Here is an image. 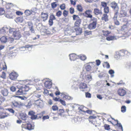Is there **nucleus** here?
I'll return each instance as SVG.
<instances>
[{
    "label": "nucleus",
    "instance_id": "nucleus-1",
    "mask_svg": "<svg viewBox=\"0 0 131 131\" xmlns=\"http://www.w3.org/2000/svg\"><path fill=\"white\" fill-rule=\"evenodd\" d=\"M8 34L10 35H12L14 39L18 40L21 37L20 32L18 29L10 28L9 30Z\"/></svg>",
    "mask_w": 131,
    "mask_h": 131
},
{
    "label": "nucleus",
    "instance_id": "nucleus-2",
    "mask_svg": "<svg viewBox=\"0 0 131 131\" xmlns=\"http://www.w3.org/2000/svg\"><path fill=\"white\" fill-rule=\"evenodd\" d=\"M80 77L84 80L86 82L89 83L91 80V77L88 75L86 71L84 70L81 73Z\"/></svg>",
    "mask_w": 131,
    "mask_h": 131
},
{
    "label": "nucleus",
    "instance_id": "nucleus-3",
    "mask_svg": "<svg viewBox=\"0 0 131 131\" xmlns=\"http://www.w3.org/2000/svg\"><path fill=\"white\" fill-rule=\"evenodd\" d=\"M73 19L76 20L74 24V27H79L81 22V20L78 15H73Z\"/></svg>",
    "mask_w": 131,
    "mask_h": 131
},
{
    "label": "nucleus",
    "instance_id": "nucleus-4",
    "mask_svg": "<svg viewBox=\"0 0 131 131\" xmlns=\"http://www.w3.org/2000/svg\"><path fill=\"white\" fill-rule=\"evenodd\" d=\"M26 124H23L22 125V127L23 128L22 130L24 131L26 129L28 130H31L34 129V126L33 125L29 123H27Z\"/></svg>",
    "mask_w": 131,
    "mask_h": 131
},
{
    "label": "nucleus",
    "instance_id": "nucleus-5",
    "mask_svg": "<svg viewBox=\"0 0 131 131\" xmlns=\"http://www.w3.org/2000/svg\"><path fill=\"white\" fill-rule=\"evenodd\" d=\"M41 96V94L40 93L38 92L37 91L32 97V98L34 101L38 99H40Z\"/></svg>",
    "mask_w": 131,
    "mask_h": 131
},
{
    "label": "nucleus",
    "instance_id": "nucleus-6",
    "mask_svg": "<svg viewBox=\"0 0 131 131\" xmlns=\"http://www.w3.org/2000/svg\"><path fill=\"white\" fill-rule=\"evenodd\" d=\"M124 50H122L119 52H117L116 53V54L115 55V57L117 59L120 58V57L124 56L123 53Z\"/></svg>",
    "mask_w": 131,
    "mask_h": 131
},
{
    "label": "nucleus",
    "instance_id": "nucleus-7",
    "mask_svg": "<svg viewBox=\"0 0 131 131\" xmlns=\"http://www.w3.org/2000/svg\"><path fill=\"white\" fill-rule=\"evenodd\" d=\"M18 75L15 72H13L10 73L9 75V78L12 80H14L17 79Z\"/></svg>",
    "mask_w": 131,
    "mask_h": 131
},
{
    "label": "nucleus",
    "instance_id": "nucleus-8",
    "mask_svg": "<svg viewBox=\"0 0 131 131\" xmlns=\"http://www.w3.org/2000/svg\"><path fill=\"white\" fill-rule=\"evenodd\" d=\"M44 86L47 88H50L52 86L51 80H49L46 81L44 83Z\"/></svg>",
    "mask_w": 131,
    "mask_h": 131
},
{
    "label": "nucleus",
    "instance_id": "nucleus-9",
    "mask_svg": "<svg viewBox=\"0 0 131 131\" xmlns=\"http://www.w3.org/2000/svg\"><path fill=\"white\" fill-rule=\"evenodd\" d=\"M61 96L64 99L68 100H72L73 99V98L69 95L67 94H66L64 93H61Z\"/></svg>",
    "mask_w": 131,
    "mask_h": 131
},
{
    "label": "nucleus",
    "instance_id": "nucleus-10",
    "mask_svg": "<svg viewBox=\"0 0 131 131\" xmlns=\"http://www.w3.org/2000/svg\"><path fill=\"white\" fill-rule=\"evenodd\" d=\"M69 56L70 58V60L72 61H74L77 59L79 58V56H77L74 53H72L69 55Z\"/></svg>",
    "mask_w": 131,
    "mask_h": 131
},
{
    "label": "nucleus",
    "instance_id": "nucleus-11",
    "mask_svg": "<svg viewBox=\"0 0 131 131\" xmlns=\"http://www.w3.org/2000/svg\"><path fill=\"white\" fill-rule=\"evenodd\" d=\"M126 91L123 89H120L117 91V93L119 95L121 96H124L126 93Z\"/></svg>",
    "mask_w": 131,
    "mask_h": 131
},
{
    "label": "nucleus",
    "instance_id": "nucleus-12",
    "mask_svg": "<svg viewBox=\"0 0 131 131\" xmlns=\"http://www.w3.org/2000/svg\"><path fill=\"white\" fill-rule=\"evenodd\" d=\"M111 6L112 8L115 10L116 12H118L119 8L117 3L115 2H112L111 4Z\"/></svg>",
    "mask_w": 131,
    "mask_h": 131
},
{
    "label": "nucleus",
    "instance_id": "nucleus-13",
    "mask_svg": "<svg viewBox=\"0 0 131 131\" xmlns=\"http://www.w3.org/2000/svg\"><path fill=\"white\" fill-rule=\"evenodd\" d=\"M96 22L93 21L88 26L90 30L95 29L96 27Z\"/></svg>",
    "mask_w": 131,
    "mask_h": 131
},
{
    "label": "nucleus",
    "instance_id": "nucleus-14",
    "mask_svg": "<svg viewBox=\"0 0 131 131\" xmlns=\"http://www.w3.org/2000/svg\"><path fill=\"white\" fill-rule=\"evenodd\" d=\"M9 116V114L5 112H0V118H3Z\"/></svg>",
    "mask_w": 131,
    "mask_h": 131
},
{
    "label": "nucleus",
    "instance_id": "nucleus-15",
    "mask_svg": "<svg viewBox=\"0 0 131 131\" xmlns=\"http://www.w3.org/2000/svg\"><path fill=\"white\" fill-rule=\"evenodd\" d=\"M12 107L15 108H18L20 107V105H22V103L19 104L17 102L14 101L12 102Z\"/></svg>",
    "mask_w": 131,
    "mask_h": 131
},
{
    "label": "nucleus",
    "instance_id": "nucleus-16",
    "mask_svg": "<svg viewBox=\"0 0 131 131\" xmlns=\"http://www.w3.org/2000/svg\"><path fill=\"white\" fill-rule=\"evenodd\" d=\"M94 14L95 15H100L102 14V13L101 10L98 8H95L93 11Z\"/></svg>",
    "mask_w": 131,
    "mask_h": 131
},
{
    "label": "nucleus",
    "instance_id": "nucleus-17",
    "mask_svg": "<svg viewBox=\"0 0 131 131\" xmlns=\"http://www.w3.org/2000/svg\"><path fill=\"white\" fill-rule=\"evenodd\" d=\"M41 18L43 19V21H45L48 18V15L47 13H41Z\"/></svg>",
    "mask_w": 131,
    "mask_h": 131
},
{
    "label": "nucleus",
    "instance_id": "nucleus-18",
    "mask_svg": "<svg viewBox=\"0 0 131 131\" xmlns=\"http://www.w3.org/2000/svg\"><path fill=\"white\" fill-rule=\"evenodd\" d=\"M92 11L90 10H86L85 12V13L86 15V17L87 18H91L92 17V16L91 14L92 13Z\"/></svg>",
    "mask_w": 131,
    "mask_h": 131
},
{
    "label": "nucleus",
    "instance_id": "nucleus-19",
    "mask_svg": "<svg viewBox=\"0 0 131 131\" xmlns=\"http://www.w3.org/2000/svg\"><path fill=\"white\" fill-rule=\"evenodd\" d=\"M74 29L76 35L80 34L82 32V29L81 28L79 27H74Z\"/></svg>",
    "mask_w": 131,
    "mask_h": 131
},
{
    "label": "nucleus",
    "instance_id": "nucleus-20",
    "mask_svg": "<svg viewBox=\"0 0 131 131\" xmlns=\"http://www.w3.org/2000/svg\"><path fill=\"white\" fill-rule=\"evenodd\" d=\"M32 45H26L25 46H23L19 48V49L20 51H24L26 50V48H28L29 47H32Z\"/></svg>",
    "mask_w": 131,
    "mask_h": 131
},
{
    "label": "nucleus",
    "instance_id": "nucleus-21",
    "mask_svg": "<svg viewBox=\"0 0 131 131\" xmlns=\"http://www.w3.org/2000/svg\"><path fill=\"white\" fill-rule=\"evenodd\" d=\"M1 93L4 96H6L8 95V90L6 89H4L1 90Z\"/></svg>",
    "mask_w": 131,
    "mask_h": 131
},
{
    "label": "nucleus",
    "instance_id": "nucleus-22",
    "mask_svg": "<svg viewBox=\"0 0 131 131\" xmlns=\"http://www.w3.org/2000/svg\"><path fill=\"white\" fill-rule=\"evenodd\" d=\"M0 40L2 43H5L7 41V38L5 36H3L0 38Z\"/></svg>",
    "mask_w": 131,
    "mask_h": 131
},
{
    "label": "nucleus",
    "instance_id": "nucleus-23",
    "mask_svg": "<svg viewBox=\"0 0 131 131\" xmlns=\"http://www.w3.org/2000/svg\"><path fill=\"white\" fill-rule=\"evenodd\" d=\"M20 88L21 90L24 93V94H25V92L28 91V88L26 86L21 87Z\"/></svg>",
    "mask_w": 131,
    "mask_h": 131
},
{
    "label": "nucleus",
    "instance_id": "nucleus-24",
    "mask_svg": "<svg viewBox=\"0 0 131 131\" xmlns=\"http://www.w3.org/2000/svg\"><path fill=\"white\" fill-rule=\"evenodd\" d=\"M78 109L79 111H82L84 112H85V110L86 108L85 107H84L83 106L81 105L79 106V105L78 106Z\"/></svg>",
    "mask_w": 131,
    "mask_h": 131
},
{
    "label": "nucleus",
    "instance_id": "nucleus-25",
    "mask_svg": "<svg viewBox=\"0 0 131 131\" xmlns=\"http://www.w3.org/2000/svg\"><path fill=\"white\" fill-rule=\"evenodd\" d=\"M34 101H35L34 104L37 106H40L41 105V104L42 103L40 101L39 99H38V100H36Z\"/></svg>",
    "mask_w": 131,
    "mask_h": 131
},
{
    "label": "nucleus",
    "instance_id": "nucleus-26",
    "mask_svg": "<svg viewBox=\"0 0 131 131\" xmlns=\"http://www.w3.org/2000/svg\"><path fill=\"white\" fill-rule=\"evenodd\" d=\"M8 29L6 27H3L0 30L1 33L2 34H5L8 31Z\"/></svg>",
    "mask_w": 131,
    "mask_h": 131
},
{
    "label": "nucleus",
    "instance_id": "nucleus-27",
    "mask_svg": "<svg viewBox=\"0 0 131 131\" xmlns=\"http://www.w3.org/2000/svg\"><path fill=\"white\" fill-rule=\"evenodd\" d=\"M101 19L102 20H104L105 21H107L108 20V19L107 15L106 14H104L102 18Z\"/></svg>",
    "mask_w": 131,
    "mask_h": 131
},
{
    "label": "nucleus",
    "instance_id": "nucleus-28",
    "mask_svg": "<svg viewBox=\"0 0 131 131\" xmlns=\"http://www.w3.org/2000/svg\"><path fill=\"white\" fill-rule=\"evenodd\" d=\"M106 39L108 41L114 40L116 39V37L114 36H110L106 38Z\"/></svg>",
    "mask_w": 131,
    "mask_h": 131
},
{
    "label": "nucleus",
    "instance_id": "nucleus-29",
    "mask_svg": "<svg viewBox=\"0 0 131 131\" xmlns=\"http://www.w3.org/2000/svg\"><path fill=\"white\" fill-rule=\"evenodd\" d=\"M87 85L86 84L84 83H82L80 85L79 88L80 89H83L86 88Z\"/></svg>",
    "mask_w": 131,
    "mask_h": 131
},
{
    "label": "nucleus",
    "instance_id": "nucleus-30",
    "mask_svg": "<svg viewBox=\"0 0 131 131\" xmlns=\"http://www.w3.org/2000/svg\"><path fill=\"white\" fill-rule=\"evenodd\" d=\"M103 66L104 67H106L107 69L110 68V65L107 62H104L103 64Z\"/></svg>",
    "mask_w": 131,
    "mask_h": 131
},
{
    "label": "nucleus",
    "instance_id": "nucleus-31",
    "mask_svg": "<svg viewBox=\"0 0 131 131\" xmlns=\"http://www.w3.org/2000/svg\"><path fill=\"white\" fill-rule=\"evenodd\" d=\"M78 56H79V58H80L81 60L83 61L85 60L86 58V56L84 55L81 54L80 55H78Z\"/></svg>",
    "mask_w": 131,
    "mask_h": 131
},
{
    "label": "nucleus",
    "instance_id": "nucleus-32",
    "mask_svg": "<svg viewBox=\"0 0 131 131\" xmlns=\"http://www.w3.org/2000/svg\"><path fill=\"white\" fill-rule=\"evenodd\" d=\"M24 93H23L21 90L20 88L16 92V94L18 95H21L24 94Z\"/></svg>",
    "mask_w": 131,
    "mask_h": 131
},
{
    "label": "nucleus",
    "instance_id": "nucleus-33",
    "mask_svg": "<svg viewBox=\"0 0 131 131\" xmlns=\"http://www.w3.org/2000/svg\"><path fill=\"white\" fill-rule=\"evenodd\" d=\"M91 69V67L89 64H87L85 66V69L87 71H90Z\"/></svg>",
    "mask_w": 131,
    "mask_h": 131
},
{
    "label": "nucleus",
    "instance_id": "nucleus-34",
    "mask_svg": "<svg viewBox=\"0 0 131 131\" xmlns=\"http://www.w3.org/2000/svg\"><path fill=\"white\" fill-rule=\"evenodd\" d=\"M109 73L111 75V77H113L114 76V73L115 72L114 70H109L108 71Z\"/></svg>",
    "mask_w": 131,
    "mask_h": 131
},
{
    "label": "nucleus",
    "instance_id": "nucleus-35",
    "mask_svg": "<svg viewBox=\"0 0 131 131\" xmlns=\"http://www.w3.org/2000/svg\"><path fill=\"white\" fill-rule=\"evenodd\" d=\"M126 107L125 106H123L121 108V111L122 113L125 112L126 111Z\"/></svg>",
    "mask_w": 131,
    "mask_h": 131
},
{
    "label": "nucleus",
    "instance_id": "nucleus-36",
    "mask_svg": "<svg viewBox=\"0 0 131 131\" xmlns=\"http://www.w3.org/2000/svg\"><path fill=\"white\" fill-rule=\"evenodd\" d=\"M115 121L117 122V126H118L119 128H121L122 131H123V129L121 123H118V120H115Z\"/></svg>",
    "mask_w": 131,
    "mask_h": 131
},
{
    "label": "nucleus",
    "instance_id": "nucleus-37",
    "mask_svg": "<svg viewBox=\"0 0 131 131\" xmlns=\"http://www.w3.org/2000/svg\"><path fill=\"white\" fill-rule=\"evenodd\" d=\"M77 9L79 11L81 12L82 11V7L81 5H78L77 6Z\"/></svg>",
    "mask_w": 131,
    "mask_h": 131
},
{
    "label": "nucleus",
    "instance_id": "nucleus-38",
    "mask_svg": "<svg viewBox=\"0 0 131 131\" xmlns=\"http://www.w3.org/2000/svg\"><path fill=\"white\" fill-rule=\"evenodd\" d=\"M14 40V39L11 37H9L7 38V41L10 43H12Z\"/></svg>",
    "mask_w": 131,
    "mask_h": 131
},
{
    "label": "nucleus",
    "instance_id": "nucleus-39",
    "mask_svg": "<svg viewBox=\"0 0 131 131\" xmlns=\"http://www.w3.org/2000/svg\"><path fill=\"white\" fill-rule=\"evenodd\" d=\"M5 13V11L3 8H0V15L4 14Z\"/></svg>",
    "mask_w": 131,
    "mask_h": 131
},
{
    "label": "nucleus",
    "instance_id": "nucleus-40",
    "mask_svg": "<svg viewBox=\"0 0 131 131\" xmlns=\"http://www.w3.org/2000/svg\"><path fill=\"white\" fill-rule=\"evenodd\" d=\"M2 65L3 66L2 69L3 70H5L7 69V67L6 63L5 62H3Z\"/></svg>",
    "mask_w": 131,
    "mask_h": 131
},
{
    "label": "nucleus",
    "instance_id": "nucleus-41",
    "mask_svg": "<svg viewBox=\"0 0 131 131\" xmlns=\"http://www.w3.org/2000/svg\"><path fill=\"white\" fill-rule=\"evenodd\" d=\"M25 15L27 16H28L31 14V12L28 10H26L24 12Z\"/></svg>",
    "mask_w": 131,
    "mask_h": 131
},
{
    "label": "nucleus",
    "instance_id": "nucleus-42",
    "mask_svg": "<svg viewBox=\"0 0 131 131\" xmlns=\"http://www.w3.org/2000/svg\"><path fill=\"white\" fill-rule=\"evenodd\" d=\"M123 11L121 12L120 14V17H124L127 16V14L126 12H124L123 13Z\"/></svg>",
    "mask_w": 131,
    "mask_h": 131
},
{
    "label": "nucleus",
    "instance_id": "nucleus-43",
    "mask_svg": "<svg viewBox=\"0 0 131 131\" xmlns=\"http://www.w3.org/2000/svg\"><path fill=\"white\" fill-rule=\"evenodd\" d=\"M123 53L124 56H129L130 55V53L127 51L124 50Z\"/></svg>",
    "mask_w": 131,
    "mask_h": 131
},
{
    "label": "nucleus",
    "instance_id": "nucleus-44",
    "mask_svg": "<svg viewBox=\"0 0 131 131\" xmlns=\"http://www.w3.org/2000/svg\"><path fill=\"white\" fill-rule=\"evenodd\" d=\"M118 14V12H116L114 16V17L113 18V19L114 20V21H116V20H117V15Z\"/></svg>",
    "mask_w": 131,
    "mask_h": 131
},
{
    "label": "nucleus",
    "instance_id": "nucleus-45",
    "mask_svg": "<svg viewBox=\"0 0 131 131\" xmlns=\"http://www.w3.org/2000/svg\"><path fill=\"white\" fill-rule=\"evenodd\" d=\"M51 7L53 8H56L57 6V4L56 3V2H53L51 3Z\"/></svg>",
    "mask_w": 131,
    "mask_h": 131
},
{
    "label": "nucleus",
    "instance_id": "nucleus-46",
    "mask_svg": "<svg viewBox=\"0 0 131 131\" xmlns=\"http://www.w3.org/2000/svg\"><path fill=\"white\" fill-rule=\"evenodd\" d=\"M109 11V9L108 7H106L104 8V12L105 13H108Z\"/></svg>",
    "mask_w": 131,
    "mask_h": 131
},
{
    "label": "nucleus",
    "instance_id": "nucleus-47",
    "mask_svg": "<svg viewBox=\"0 0 131 131\" xmlns=\"http://www.w3.org/2000/svg\"><path fill=\"white\" fill-rule=\"evenodd\" d=\"M49 19L53 20L56 19V18L54 15L51 14L50 16Z\"/></svg>",
    "mask_w": 131,
    "mask_h": 131
},
{
    "label": "nucleus",
    "instance_id": "nucleus-48",
    "mask_svg": "<svg viewBox=\"0 0 131 131\" xmlns=\"http://www.w3.org/2000/svg\"><path fill=\"white\" fill-rule=\"evenodd\" d=\"M78 121V118L77 117H75L72 119V121L73 123H77Z\"/></svg>",
    "mask_w": 131,
    "mask_h": 131
},
{
    "label": "nucleus",
    "instance_id": "nucleus-49",
    "mask_svg": "<svg viewBox=\"0 0 131 131\" xmlns=\"http://www.w3.org/2000/svg\"><path fill=\"white\" fill-rule=\"evenodd\" d=\"M6 110L8 111L9 112L13 114H14L15 112V111L12 108H8Z\"/></svg>",
    "mask_w": 131,
    "mask_h": 131
},
{
    "label": "nucleus",
    "instance_id": "nucleus-50",
    "mask_svg": "<svg viewBox=\"0 0 131 131\" xmlns=\"http://www.w3.org/2000/svg\"><path fill=\"white\" fill-rule=\"evenodd\" d=\"M10 89L11 91L14 92L15 91L16 88L15 86H13L10 87Z\"/></svg>",
    "mask_w": 131,
    "mask_h": 131
},
{
    "label": "nucleus",
    "instance_id": "nucleus-51",
    "mask_svg": "<svg viewBox=\"0 0 131 131\" xmlns=\"http://www.w3.org/2000/svg\"><path fill=\"white\" fill-rule=\"evenodd\" d=\"M59 102L63 105L65 106L66 105V103L65 101L61 99L60 100Z\"/></svg>",
    "mask_w": 131,
    "mask_h": 131
},
{
    "label": "nucleus",
    "instance_id": "nucleus-52",
    "mask_svg": "<svg viewBox=\"0 0 131 131\" xmlns=\"http://www.w3.org/2000/svg\"><path fill=\"white\" fill-rule=\"evenodd\" d=\"M102 32L105 36L107 35L110 33V32L107 31L103 30Z\"/></svg>",
    "mask_w": 131,
    "mask_h": 131
},
{
    "label": "nucleus",
    "instance_id": "nucleus-53",
    "mask_svg": "<svg viewBox=\"0 0 131 131\" xmlns=\"http://www.w3.org/2000/svg\"><path fill=\"white\" fill-rule=\"evenodd\" d=\"M5 126V123H0V127L2 129L4 128Z\"/></svg>",
    "mask_w": 131,
    "mask_h": 131
},
{
    "label": "nucleus",
    "instance_id": "nucleus-54",
    "mask_svg": "<svg viewBox=\"0 0 131 131\" xmlns=\"http://www.w3.org/2000/svg\"><path fill=\"white\" fill-rule=\"evenodd\" d=\"M62 14V12L61 11L59 10L56 13V15L58 17L60 16Z\"/></svg>",
    "mask_w": 131,
    "mask_h": 131
},
{
    "label": "nucleus",
    "instance_id": "nucleus-55",
    "mask_svg": "<svg viewBox=\"0 0 131 131\" xmlns=\"http://www.w3.org/2000/svg\"><path fill=\"white\" fill-rule=\"evenodd\" d=\"M52 109L53 111H56L58 110V108L57 106L53 105L52 107Z\"/></svg>",
    "mask_w": 131,
    "mask_h": 131
},
{
    "label": "nucleus",
    "instance_id": "nucleus-56",
    "mask_svg": "<svg viewBox=\"0 0 131 131\" xmlns=\"http://www.w3.org/2000/svg\"><path fill=\"white\" fill-rule=\"evenodd\" d=\"M85 96L86 97L90 98L91 97V95L90 93L86 92L85 93Z\"/></svg>",
    "mask_w": 131,
    "mask_h": 131
},
{
    "label": "nucleus",
    "instance_id": "nucleus-57",
    "mask_svg": "<svg viewBox=\"0 0 131 131\" xmlns=\"http://www.w3.org/2000/svg\"><path fill=\"white\" fill-rule=\"evenodd\" d=\"M60 7L61 10H64L65 8V5L63 4L61 5L60 6Z\"/></svg>",
    "mask_w": 131,
    "mask_h": 131
},
{
    "label": "nucleus",
    "instance_id": "nucleus-58",
    "mask_svg": "<svg viewBox=\"0 0 131 131\" xmlns=\"http://www.w3.org/2000/svg\"><path fill=\"white\" fill-rule=\"evenodd\" d=\"M35 113L34 111H30L28 113V115L29 116H31L34 114H35Z\"/></svg>",
    "mask_w": 131,
    "mask_h": 131
},
{
    "label": "nucleus",
    "instance_id": "nucleus-59",
    "mask_svg": "<svg viewBox=\"0 0 131 131\" xmlns=\"http://www.w3.org/2000/svg\"><path fill=\"white\" fill-rule=\"evenodd\" d=\"M48 23L50 26H52L53 24V20L49 19L48 21Z\"/></svg>",
    "mask_w": 131,
    "mask_h": 131
},
{
    "label": "nucleus",
    "instance_id": "nucleus-60",
    "mask_svg": "<svg viewBox=\"0 0 131 131\" xmlns=\"http://www.w3.org/2000/svg\"><path fill=\"white\" fill-rule=\"evenodd\" d=\"M6 77L5 73L4 72H3L2 74L1 75V77L3 79H5L6 78Z\"/></svg>",
    "mask_w": 131,
    "mask_h": 131
},
{
    "label": "nucleus",
    "instance_id": "nucleus-61",
    "mask_svg": "<svg viewBox=\"0 0 131 131\" xmlns=\"http://www.w3.org/2000/svg\"><path fill=\"white\" fill-rule=\"evenodd\" d=\"M91 34V31H88L87 30H86L84 31V34L85 35V36Z\"/></svg>",
    "mask_w": 131,
    "mask_h": 131
},
{
    "label": "nucleus",
    "instance_id": "nucleus-62",
    "mask_svg": "<svg viewBox=\"0 0 131 131\" xmlns=\"http://www.w3.org/2000/svg\"><path fill=\"white\" fill-rule=\"evenodd\" d=\"M63 14L64 16L66 17L67 15L68 14V12L66 10H64L63 11Z\"/></svg>",
    "mask_w": 131,
    "mask_h": 131
},
{
    "label": "nucleus",
    "instance_id": "nucleus-63",
    "mask_svg": "<svg viewBox=\"0 0 131 131\" xmlns=\"http://www.w3.org/2000/svg\"><path fill=\"white\" fill-rule=\"evenodd\" d=\"M70 12L71 14H73L74 12V9L73 8L71 7L70 9Z\"/></svg>",
    "mask_w": 131,
    "mask_h": 131
},
{
    "label": "nucleus",
    "instance_id": "nucleus-64",
    "mask_svg": "<svg viewBox=\"0 0 131 131\" xmlns=\"http://www.w3.org/2000/svg\"><path fill=\"white\" fill-rule=\"evenodd\" d=\"M70 2L71 4L73 5H75L76 3V1H74L73 0H70Z\"/></svg>",
    "mask_w": 131,
    "mask_h": 131
}]
</instances>
